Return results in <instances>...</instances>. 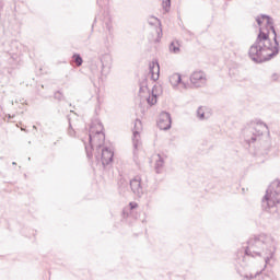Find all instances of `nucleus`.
I'll return each mask as SVG.
<instances>
[{
    "label": "nucleus",
    "instance_id": "nucleus-13",
    "mask_svg": "<svg viewBox=\"0 0 280 280\" xmlns=\"http://www.w3.org/2000/svg\"><path fill=\"white\" fill-rule=\"evenodd\" d=\"M168 49H170L171 54H180V42L173 40L170 44Z\"/></svg>",
    "mask_w": 280,
    "mask_h": 280
},
{
    "label": "nucleus",
    "instance_id": "nucleus-12",
    "mask_svg": "<svg viewBox=\"0 0 280 280\" xmlns=\"http://www.w3.org/2000/svg\"><path fill=\"white\" fill-rule=\"evenodd\" d=\"M110 55H103L101 57V63H102V73H104V69H110V62H112Z\"/></svg>",
    "mask_w": 280,
    "mask_h": 280
},
{
    "label": "nucleus",
    "instance_id": "nucleus-15",
    "mask_svg": "<svg viewBox=\"0 0 280 280\" xmlns=\"http://www.w3.org/2000/svg\"><path fill=\"white\" fill-rule=\"evenodd\" d=\"M197 117L198 119H200L201 121L205 119H209V117L205 114V107H199L197 109Z\"/></svg>",
    "mask_w": 280,
    "mask_h": 280
},
{
    "label": "nucleus",
    "instance_id": "nucleus-18",
    "mask_svg": "<svg viewBox=\"0 0 280 280\" xmlns=\"http://www.w3.org/2000/svg\"><path fill=\"white\" fill-rule=\"evenodd\" d=\"M54 98L58 102H65V94H62L60 91L55 92Z\"/></svg>",
    "mask_w": 280,
    "mask_h": 280
},
{
    "label": "nucleus",
    "instance_id": "nucleus-1",
    "mask_svg": "<svg viewBox=\"0 0 280 280\" xmlns=\"http://www.w3.org/2000/svg\"><path fill=\"white\" fill-rule=\"evenodd\" d=\"M262 21L266 20V25L273 34V44L270 39V33L264 32L259 28V33L255 43L249 47L248 56L253 62L261 65L268 62L272 58L279 56V40L277 39V30H275V20L270 15L261 14Z\"/></svg>",
    "mask_w": 280,
    "mask_h": 280
},
{
    "label": "nucleus",
    "instance_id": "nucleus-29",
    "mask_svg": "<svg viewBox=\"0 0 280 280\" xmlns=\"http://www.w3.org/2000/svg\"><path fill=\"white\" fill-rule=\"evenodd\" d=\"M140 91H143V88H140Z\"/></svg>",
    "mask_w": 280,
    "mask_h": 280
},
{
    "label": "nucleus",
    "instance_id": "nucleus-26",
    "mask_svg": "<svg viewBox=\"0 0 280 280\" xmlns=\"http://www.w3.org/2000/svg\"><path fill=\"white\" fill-rule=\"evenodd\" d=\"M183 85H184V89H187V84L183 83Z\"/></svg>",
    "mask_w": 280,
    "mask_h": 280
},
{
    "label": "nucleus",
    "instance_id": "nucleus-20",
    "mask_svg": "<svg viewBox=\"0 0 280 280\" xmlns=\"http://www.w3.org/2000/svg\"><path fill=\"white\" fill-rule=\"evenodd\" d=\"M68 135H69V137H75V129L71 125V120H69Z\"/></svg>",
    "mask_w": 280,
    "mask_h": 280
},
{
    "label": "nucleus",
    "instance_id": "nucleus-25",
    "mask_svg": "<svg viewBox=\"0 0 280 280\" xmlns=\"http://www.w3.org/2000/svg\"><path fill=\"white\" fill-rule=\"evenodd\" d=\"M107 30H108V32L110 34V30H113V26L110 24H107Z\"/></svg>",
    "mask_w": 280,
    "mask_h": 280
},
{
    "label": "nucleus",
    "instance_id": "nucleus-10",
    "mask_svg": "<svg viewBox=\"0 0 280 280\" xmlns=\"http://www.w3.org/2000/svg\"><path fill=\"white\" fill-rule=\"evenodd\" d=\"M149 71L151 73V79L156 82V80H159V74L161 73V67L159 66V62H151L149 65Z\"/></svg>",
    "mask_w": 280,
    "mask_h": 280
},
{
    "label": "nucleus",
    "instance_id": "nucleus-6",
    "mask_svg": "<svg viewBox=\"0 0 280 280\" xmlns=\"http://www.w3.org/2000/svg\"><path fill=\"white\" fill-rule=\"evenodd\" d=\"M190 84L194 86V89H202V86H207V74L205 71H194L190 74Z\"/></svg>",
    "mask_w": 280,
    "mask_h": 280
},
{
    "label": "nucleus",
    "instance_id": "nucleus-19",
    "mask_svg": "<svg viewBox=\"0 0 280 280\" xmlns=\"http://www.w3.org/2000/svg\"><path fill=\"white\" fill-rule=\"evenodd\" d=\"M118 187H119V189H121V191H124L126 189V187H128V182L126 179L121 178L118 182Z\"/></svg>",
    "mask_w": 280,
    "mask_h": 280
},
{
    "label": "nucleus",
    "instance_id": "nucleus-3",
    "mask_svg": "<svg viewBox=\"0 0 280 280\" xmlns=\"http://www.w3.org/2000/svg\"><path fill=\"white\" fill-rule=\"evenodd\" d=\"M276 252L275 238L267 234H259L247 241L245 255L249 257H261L264 255L265 264H269Z\"/></svg>",
    "mask_w": 280,
    "mask_h": 280
},
{
    "label": "nucleus",
    "instance_id": "nucleus-2",
    "mask_svg": "<svg viewBox=\"0 0 280 280\" xmlns=\"http://www.w3.org/2000/svg\"><path fill=\"white\" fill-rule=\"evenodd\" d=\"M104 127L102 126V122H98V129L95 131V127H90V133H89V144H85V151L88 159H93V153L91 150L93 148H96L95 152V159L97 163H102L103 167H106V165H110V162L113 161L115 156V152L113 150L108 149V147H104V141L106 139V136L104 132H102V129Z\"/></svg>",
    "mask_w": 280,
    "mask_h": 280
},
{
    "label": "nucleus",
    "instance_id": "nucleus-14",
    "mask_svg": "<svg viewBox=\"0 0 280 280\" xmlns=\"http://www.w3.org/2000/svg\"><path fill=\"white\" fill-rule=\"evenodd\" d=\"M170 82L172 86H178L180 82H183V78L180 77V73H174L170 77Z\"/></svg>",
    "mask_w": 280,
    "mask_h": 280
},
{
    "label": "nucleus",
    "instance_id": "nucleus-23",
    "mask_svg": "<svg viewBox=\"0 0 280 280\" xmlns=\"http://www.w3.org/2000/svg\"><path fill=\"white\" fill-rule=\"evenodd\" d=\"M279 78H280V75H279L278 73H273V74L271 75V80H272L273 82H277V80H279Z\"/></svg>",
    "mask_w": 280,
    "mask_h": 280
},
{
    "label": "nucleus",
    "instance_id": "nucleus-22",
    "mask_svg": "<svg viewBox=\"0 0 280 280\" xmlns=\"http://www.w3.org/2000/svg\"><path fill=\"white\" fill-rule=\"evenodd\" d=\"M261 20H264V19L261 18V15H260V16H256V23H257V25L261 26V24L264 23Z\"/></svg>",
    "mask_w": 280,
    "mask_h": 280
},
{
    "label": "nucleus",
    "instance_id": "nucleus-9",
    "mask_svg": "<svg viewBox=\"0 0 280 280\" xmlns=\"http://www.w3.org/2000/svg\"><path fill=\"white\" fill-rule=\"evenodd\" d=\"M139 130H141V121L139 119H136L135 127H133V138H132L135 150L139 148V139L141 137L139 135Z\"/></svg>",
    "mask_w": 280,
    "mask_h": 280
},
{
    "label": "nucleus",
    "instance_id": "nucleus-17",
    "mask_svg": "<svg viewBox=\"0 0 280 280\" xmlns=\"http://www.w3.org/2000/svg\"><path fill=\"white\" fill-rule=\"evenodd\" d=\"M162 7L165 12H170V8H172V0H162Z\"/></svg>",
    "mask_w": 280,
    "mask_h": 280
},
{
    "label": "nucleus",
    "instance_id": "nucleus-21",
    "mask_svg": "<svg viewBox=\"0 0 280 280\" xmlns=\"http://www.w3.org/2000/svg\"><path fill=\"white\" fill-rule=\"evenodd\" d=\"M147 102L150 104V106H154V104H156V95H153L152 97L149 96Z\"/></svg>",
    "mask_w": 280,
    "mask_h": 280
},
{
    "label": "nucleus",
    "instance_id": "nucleus-24",
    "mask_svg": "<svg viewBox=\"0 0 280 280\" xmlns=\"http://www.w3.org/2000/svg\"><path fill=\"white\" fill-rule=\"evenodd\" d=\"M130 209H137L139 205L137 202H130L129 203Z\"/></svg>",
    "mask_w": 280,
    "mask_h": 280
},
{
    "label": "nucleus",
    "instance_id": "nucleus-8",
    "mask_svg": "<svg viewBox=\"0 0 280 280\" xmlns=\"http://www.w3.org/2000/svg\"><path fill=\"white\" fill-rule=\"evenodd\" d=\"M158 128L160 130H170L172 128V115L167 112H162L158 119Z\"/></svg>",
    "mask_w": 280,
    "mask_h": 280
},
{
    "label": "nucleus",
    "instance_id": "nucleus-7",
    "mask_svg": "<svg viewBox=\"0 0 280 280\" xmlns=\"http://www.w3.org/2000/svg\"><path fill=\"white\" fill-rule=\"evenodd\" d=\"M129 185L133 196H137V198H143V195L145 194V188L143 187V183H141L140 176L133 177L129 182Z\"/></svg>",
    "mask_w": 280,
    "mask_h": 280
},
{
    "label": "nucleus",
    "instance_id": "nucleus-28",
    "mask_svg": "<svg viewBox=\"0 0 280 280\" xmlns=\"http://www.w3.org/2000/svg\"><path fill=\"white\" fill-rule=\"evenodd\" d=\"M12 165H16V162H13Z\"/></svg>",
    "mask_w": 280,
    "mask_h": 280
},
{
    "label": "nucleus",
    "instance_id": "nucleus-11",
    "mask_svg": "<svg viewBox=\"0 0 280 280\" xmlns=\"http://www.w3.org/2000/svg\"><path fill=\"white\" fill-rule=\"evenodd\" d=\"M158 159L155 160V172L156 174H161L163 172V167H165V160L167 159L166 155H162L158 153Z\"/></svg>",
    "mask_w": 280,
    "mask_h": 280
},
{
    "label": "nucleus",
    "instance_id": "nucleus-5",
    "mask_svg": "<svg viewBox=\"0 0 280 280\" xmlns=\"http://www.w3.org/2000/svg\"><path fill=\"white\" fill-rule=\"evenodd\" d=\"M264 129L268 130V125L266 122L259 120L255 126H250L244 129L243 133L245 137L246 143H255L264 135Z\"/></svg>",
    "mask_w": 280,
    "mask_h": 280
},
{
    "label": "nucleus",
    "instance_id": "nucleus-16",
    "mask_svg": "<svg viewBox=\"0 0 280 280\" xmlns=\"http://www.w3.org/2000/svg\"><path fill=\"white\" fill-rule=\"evenodd\" d=\"M72 60L73 62L78 66V67H82V62H84V60L82 59V56H80V54H74L72 56Z\"/></svg>",
    "mask_w": 280,
    "mask_h": 280
},
{
    "label": "nucleus",
    "instance_id": "nucleus-27",
    "mask_svg": "<svg viewBox=\"0 0 280 280\" xmlns=\"http://www.w3.org/2000/svg\"><path fill=\"white\" fill-rule=\"evenodd\" d=\"M153 19V21H159V19H156V18H152Z\"/></svg>",
    "mask_w": 280,
    "mask_h": 280
},
{
    "label": "nucleus",
    "instance_id": "nucleus-4",
    "mask_svg": "<svg viewBox=\"0 0 280 280\" xmlns=\"http://www.w3.org/2000/svg\"><path fill=\"white\" fill-rule=\"evenodd\" d=\"M280 202V180H273L268 189L266 190V195L262 198L261 207L264 211H268L273 207H277Z\"/></svg>",
    "mask_w": 280,
    "mask_h": 280
}]
</instances>
